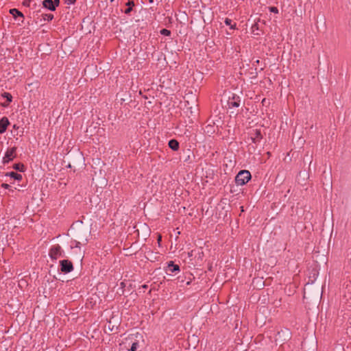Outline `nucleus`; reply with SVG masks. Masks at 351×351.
<instances>
[{
  "label": "nucleus",
  "mask_w": 351,
  "mask_h": 351,
  "mask_svg": "<svg viewBox=\"0 0 351 351\" xmlns=\"http://www.w3.org/2000/svg\"><path fill=\"white\" fill-rule=\"evenodd\" d=\"M143 287L145 289L147 288V285H143Z\"/></svg>",
  "instance_id": "nucleus-33"
},
{
  "label": "nucleus",
  "mask_w": 351,
  "mask_h": 351,
  "mask_svg": "<svg viewBox=\"0 0 351 351\" xmlns=\"http://www.w3.org/2000/svg\"><path fill=\"white\" fill-rule=\"evenodd\" d=\"M310 287H311L310 285H306L305 288H304V299L307 298L306 297V294H307L306 290L308 289Z\"/></svg>",
  "instance_id": "nucleus-22"
},
{
  "label": "nucleus",
  "mask_w": 351,
  "mask_h": 351,
  "mask_svg": "<svg viewBox=\"0 0 351 351\" xmlns=\"http://www.w3.org/2000/svg\"><path fill=\"white\" fill-rule=\"evenodd\" d=\"M80 244H82V241L77 240V239L75 240V247H79Z\"/></svg>",
  "instance_id": "nucleus-23"
},
{
  "label": "nucleus",
  "mask_w": 351,
  "mask_h": 351,
  "mask_svg": "<svg viewBox=\"0 0 351 351\" xmlns=\"http://www.w3.org/2000/svg\"><path fill=\"white\" fill-rule=\"evenodd\" d=\"M75 238L77 240L82 241V245H85L90 237V231L87 228L80 227L75 230Z\"/></svg>",
  "instance_id": "nucleus-1"
},
{
  "label": "nucleus",
  "mask_w": 351,
  "mask_h": 351,
  "mask_svg": "<svg viewBox=\"0 0 351 351\" xmlns=\"http://www.w3.org/2000/svg\"><path fill=\"white\" fill-rule=\"evenodd\" d=\"M251 179V174L249 171L242 170L239 172L235 178L237 185H244Z\"/></svg>",
  "instance_id": "nucleus-3"
},
{
  "label": "nucleus",
  "mask_w": 351,
  "mask_h": 351,
  "mask_svg": "<svg viewBox=\"0 0 351 351\" xmlns=\"http://www.w3.org/2000/svg\"><path fill=\"white\" fill-rule=\"evenodd\" d=\"M53 3L56 5V8L60 5V0H53Z\"/></svg>",
  "instance_id": "nucleus-26"
},
{
  "label": "nucleus",
  "mask_w": 351,
  "mask_h": 351,
  "mask_svg": "<svg viewBox=\"0 0 351 351\" xmlns=\"http://www.w3.org/2000/svg\"><path fill=\"white\" fill-rule=\"evenodd\" d=\"M160 34L164 36H169L171 34V32L167 29H162L160 30Z\"/></svg>",
  "instance_id": "nucleus-19"
},
{
  "label": "nucleus",
  "mask_w": 351,
  "mask_h": 351,
  "mask_svg": "<svg viewBox=\"0 0 351 351\" xmlns=\"http://www.w3.org/2000/svg\"><path fill=\"white\" fill-rule=\"evenodd\" d=\"M10 13L16 18V16H21L24 18L23 14L16 8L11 9Z\"/></svg>",
  "instance_id": "nucleus-12"
},
{
  "label": "nucleus",
  "mask_w": 351,
  "mask_h": 351,
  "mask_svg": "<svg viewBox=\"0 0 351 351\" xmlns=\"http://www.w3.org/2000/svg\"><path fill=\"white\" fill-rule=\"evenodd\" d=\"M2 96L3 97L6 98V99H7L8 104H3V106L6 107V106H8V104L12 101V96L9 93H4L3 94H2Z\"/></svg>",
  "instance_id": "nucleus-14"
},
{
  "label": "nucleus",
  "mask_w": 351,
  "mask_h": 351,
  "mask_svg": "<svg viewBox=\"0 0 351 351\" xmlns=\"http://www.w3.org/2000/svg\"><path fill=\"white\" fill-rule=\"evenodd\" d=\"M149 2H150V3H152V2H153V0H149Z\"/></svg>",
  "instance_id": "nucleus-34"
},
{
  "label": "nucleus",
  "mask_w": 351,
  "mask_h": 351,
  "mask_svg": "<svg viewBox=\"0 0 351 351\" xmlns=\"http://www.w3.org/2000/svg\"><path fill=\"white\" fill-rule=\"evenodd\" d=\"M251 138L254 143H258L262 138V135L261 131L258 130H255L253 133H252Z\"/></svg>",
  "instance_id": "nucleus-8"
},
{
  "label": "nucleus",
  "mask_w": 351,
  "mask_h": 351,
  "mask_svg": "<svg viewBox=\"0 0 351 351\" xmlns=\"http://www.w3.org/2000/svg\"><path fill=\"white\" fill-rule=\"evenodd\" d=\"M16 149V147H12L7 150L5 156L3 158V163H8L15 158Z\"/></svg>",
  "instance_id": "nucleus-6"
},
{
  "label": "nucleus",
  "mask_w": 351,
  "mask_h": 351,
  "mask_svg": "<svg viewBox=\"0 0 351 351\" xmlns=\"http://www.w3.org/2000/svg\"><path fill=\"white\" fill-rule=\"evenodd\" d=\"M269 10L270 12L278 14V9L276 7H269Z\"/></svg>",
  "instance_id": "nucleus-21"
},
{
  "label": "nucleus",
  "mask_w": 351,
  "mask_h": 351,
  "mask_svg": "<svg viewBox=\"0 0 351 351\" xmlns=\"http://www.w3.org/2000/svg\"><path fill=\"white\" fill-rule=\"evenodd\" d=\"M43 5L44 8L51 11L56 10V5H54L53 1L52 0H44L43 2Z\"/></svg>",
  "instance_id": "nucleus-9"
},
{
  "label": "nucleus",
  "mask_w": 351,
  "mask_h": 351,
  "mask_svg": "<svg viewBox=\"0 0 351 351\" xmlns=\"http://www.w3.org/2000/svg\"><path fill=\"white\" fill-rule=\"evenodd\" d=\"M319 295H320V291H319V290L318 289V290H317V298H318V297L319 296Z\"/></svg>",
  "instance_id": "nucleus-31"
},
{
  "label": "nucleus",
  "mask_w": 351,
  "mask_h": 351,
  "mask_svg": "<svg viewBox=\"0 0 351 351\" xmlns=\"http://www.w3.org/2000/svg\"><path fill=\"white\" fill-rule=\"evenodd\" d=\"M31 0H23V4L26 6H29Z\"/></svg>",
  "instance_id": "nucleus-24"
},
{
  "label": "nucleus",
  "mask_w": 351,
  "mask_h": 351,
  "mask_svg": "<svg viewBox=\"0 0 351 351\" xmlns=\"http://www.w3.org/2000/svg\"><path fill=\"white\" fill-rule=\"evenodd\" d=\"M138 346V343L137 342H134L128 351H136Z\"/></svg>",
  "instance_id": "nucleus-20"
},
{
  "label": "nucleus",
  "mask_w": 351,
  "mask_h": 351,
  "mask_svg": "<svg viewBox=\"0 0 351 351\" xmlns=\"http://www.w3.org/2000/svg\"><path fill=\"white\" fill-rule=\"evenodd\" d=\"M160 241H161V236H160V235H159V236H158V243H159Z\"/></svg>",
  "instance_id": "nucleus-30"
},
{
  "label": "nucleus",
  "mask_w": 351,
  "mask_h": 351,
  "mask_svg": "<svg viewBox=\"0 0 351 351\" xmlns=\"http://www.w3.org/2000/svg\"><path fill=\"white\" fill-rule=\"evenodd\" d=\"M132 10V7H128L125 10V14H129Z\"/></svg>",
  "instance_id": "nucleus-27"
},
{
  "label": "nucleus",
  "mask_w": 351,
  "mask_h": 351,
  "mask_svg": "<svg viewBox=\"0 0 351 351\" xmlns=\"http://www.w3.org/2000/svg\"><path fill=\"white\" fill-rule=\"evenodd\" d=\"M23 165L21 164V163H18V164H15L14 165V169H16V170H19L20 171H23Z\"/></svg>",
  "instance_id": "nucleus-18"
},
{
  "label": "nucleus",
  "mask_w": 351,
  "mask_h": 351,
  "mask_svg": "<svg viewBox=\"0 0 351 351\" xmlns=\"http://www.w3.org/2000/svg\"><path fill=\"white\" fill-rule=\"evenodd\" d=\"M76 0H66L68 4H74Z\"/></svg>",
  "instance_id": "nucleus-28"
},
{
  "label": "nucleus",
  "mask_w": 351,
  "mask_h": 351,
  "mask_svg": "<svg viewBox=\"0 0 351 351\" xmlns=\"http://www.w3.org/2000/svg\"><path fill=\"white\" fill-rule=\"evenodd\" d=\"M60 269L62 272L65 274L73 271V266L72 263L69 260H62L60 261Z\"/></svg>",
  "instance_id": "nucleus-5"
},
{
  "label": "nucleus",
  "mask_w": 351,
  "mask_h": 351,
  "mask_svg": "<svg viewBox=\"0 0 351 351\" xmlns=\"http://www.w3.org/2000/svg\"><path fill=\"white\" fill-rule=\"evenodd\" d=\"M224 22H225L226 25H230L231 29H234L235 28L236 24L235 23L232 24V20L231 19L226 18L225 19Z\"/></svg>",
  "instance_id": "nucleus-17"
},
{
  "label": "nucleus",
  "mask_w": 351,
  "mask_h": 351,
  "mask_svg": "<svg viewBox=\"0 0 351 351\" xmlns=\"http://www.w3.org/2000/svg\"><path fill=\"white\" fill-rule=\"evenodd\" d=\"M6 176H9L14 180H21L22 179V176L16 172L12 171L6 174Z\"/></svg>",
  "instance_id": "nucleus-13"
},
{
  "label": "nucleus",
  "mask_w": 351,
  "mask_h": 351,
  "mask_svg": "<svg viewBox=\"0 0 351 351\" xmlns=\"http://www.w3.org/2000/svg\"><path fill=\"white\" fill-rule=\"evenodd\" d=\"M43 18L45 21H50L53 19V15L52 14H43Z\"/></svg>",
  "instance_id": "nucleus-16"
},
{
  "label": "nucleus",
  "mask_w": 351,
  "mask_h": 351,
  "mask_svg": "<svg viewBox=\"0 0 351 351\" xmlns=\"http://www.w3.org/2000/svg\"><path fill=\"white\" fill-rule=\"evenodd\" d=\"M49 255L51 259L56 260L58 258L64 257V252L59 245H55L51 247Z\"/></svg>",
  "instance_id": "nucleus-4"
},
{
  "label": "nucleus",
  "mask_w": 351,
  "mask_h": 351,
  "mask_svg": "<svg viewBox=\"0 0 351 351\" xmlns=\"http://www.w3.org/2000/svg\"><path fill=\"white\" fill-rule=\"evenodd\" d=\"M257 25L256 24H254V25L252 26V28H254L255 27H256Z\"/></svg>",
  "instance_id": "nucleus-32"
},
{
  "label": "nucleus",
  "mask_w": 351,
  "mask_h": 351,
  "mask_svg": "<svg viewBox=\"0 0 351 351\" xmlns=\"http://www.w3.org/2000/svg\"><path fill=\"white\" fill-rule=\"evenodd\" d=\"M241 103V98L239 96L233 94L232 97H229L228 104L230 108L231 107H239Z\"/></svg>",
  "instance_id": "nucleus-7"
},
{
  "label": "nucleus",
  "mask_w": 351,
  "mask_h": 351,
  "mask_svg": "<svg viewBox=\"0 0 351 351\" xmlns=\"http://www.w3.org/2000/svg\"><path fill=\"white\" fill-rule=\"evenodd\" d=\"M291 337V332L287 328L281 330L278 332L276 336V342L280 345L289 340Z\"/></svg>",
  "instance_id": "nucleus-2"
},
{
  "label": "nucleus",
  "mask_w": 351,
  "mask_h": 351,
  "mask_svg": "<svg viewBox=\"0 0 351 351\" xmlns=\"http://www.w3.org/2000/svg\"><path fill=\"white\" fill-rule=\"evenodd\" d=\"M1 186H2L3 188H5V189H8V188L10 187V185H9V184H5V183H3V184H1Z\"/></svg>",
  "instance_id": "nucleus-29"
},
{
  "label": "nucleus",
  "mask_w": 351,
  "mask_h": 351,
  "mask_svg": "<svg viewBox=\"0 0 351 351\" xmlns=\"http://www.w3.org/2000/svg\"><path fill=\"white\" fill-rule=\"evenodd\" d=\"M9 124L8 119L7 118H3L0 120V134L3 133Z\"/></svg>",
  "instance_id": "nucleus-10"
},
{
  "label": "nucleus",
  "mask_w": 351,
  "mask_h": 351,
  "mask_svg": "<svg viewBox=\"0 0 351 351\" xmlns=\"http://www.w3.org/2000/svg\"><path fill=\"white\" fill-rule=\"evenodd\" d=\"M127 5H128V7H132H132L134 5V1H128V2L127 3Z\"/></svg>",
  "instance_id": "nucleus-25"
},
{
  "label": "nucleus",
  "mask_w": 351,
  "mask_h": 351,
  "mask_svg": "<svg viewBox=\"0 0 351 351\" xmlns=\"http://www.w3.org/2000/svg\"><path fill=\"white\" fill-rule=\"evenodd\" d=\"M169 267L170 268V271L171 272H174V271L180 270L179 266L178 265H174L173 262H171L169 264Z\"/></svg>",
  "instance_id": "nucleus-15"
},
{
  "label": "nucleus",
  "mask_w": 351,
  "mask_h": 351,
  "mask_svg": "<svg viewBox=\"0 0 351 351\" xmlns=\"http://www.w3.org/2000/svg\"><path fill=\"white\" fill-rule=\"evenodd\" d=\"M169 147L173 151H176L179 148V143L175 139L170 140Z\"/></svg>",
  "instance_id": "nucleus-11"
}]
</instances>
